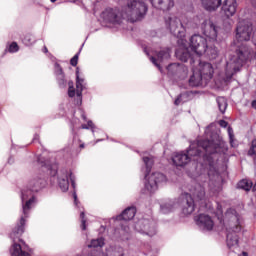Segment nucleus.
I'll return each instance as SVG.
<instances>
[{
    "instance_id": "obj_1",
    "label": "nucleus",
    "mask_w": 256,
    "mask_h": 256,
    "mask_svg": "<svg viewBox=\"0 0 256 256\" xmlns=\"http://www.w3.org/2000/svg\"><path fill=\"white\" fill-rule=\"evenodd\" d=\"M119 8H106L100 15L101 19L105 23H111L112 25H121L124 19L130 21V23H137L141 21L146 15L149 8L143 0H116Z\"/></svg>"
},
{
    "instance_id": "obj_2",
    "label": "nucleus",
    "mask_w": 256,
    "mask_h": 256,
    "mask_svg": "<svg viewBox=\"0 0 256 256\" xmlns=\"http://www.w3.org/2000/svg\"><path fill=\"white\" fill-rule=\"evenodd\" d=\"M200 145L202 147V151L205 152L203 155L204 167L208 171L210 181H219V170H217V164H215V160L212 155H215V153L228 155L229 147L227 146V142L217 136L216 140H200Z\"/></svg>"
},
{
    "instance_id": "obj_3",
    "label": "nucleus",
    "mask_w": 256,
    "mask_h": 256,
    "mask_svg": "<svg viewBox=\"0 0 256 256\" xmlns=\"http://www.w3.org/2000/svg\"><path fill=\"white\" fill-rule=\"evenodd\" d=\"M190 193L181 195L185 205L183 206L184 215H191L196 207L199 209L207 208V198L205 197V187L199 183H195L189 188Z\"/></svg>"
},
{
    "instance_id": "obj_4",
    "label": "nucleus",
    "mask_w": 256,
    "mask_h": 256,
    "mask_svg": "<svg viewBox=\"0 0 256 256\" xmlns=\"http://www.w3.org/2000/svg\"><path fill=\"white\" fill-rule=\"evenodd\" d=\"M220 223L223 227H226V243L229 249H233V247H239V236L237 233L241 231V222L239 221V214H237V210L233 208H229L225 213V219L220 220Z\"/></svg>"
},
{
    "instance_id": "obj_5",
    "label": "nucleus",
    "mask_w": 256,
    "mask_h": 256,
    "mask_svg": "<svg viewBox=\"0 0 256 256\" xmlns=\"http://www.w3.org/2000/svg\"><path fill=\"white\" fill-rule=\"evenodd\" d=\"M47 185V182L43 178L35 177L31 179L28 183V189L22 190L21 199L22 203H26L22 205L23 215L21 219H24L25 225V217H28L29 211H31V205L35 203V196L33 193H39L43 187ZM28 199V200H27Z\"/></svg>"
},
{
    "instance_id": "obj_6",
    "label": "nucleus",
    "mask_w": 256,
    "mask_h": 256,
    "mask_svg": "<svg viewBox=\"0 0 256 256\" xmlns=\"http://www.w3.org/2000/svg\"><path fill=\"white\" fill-rule=\"evenodd\" d=\"M23 233H25V219L20 218L19 223L10 233V239L13 241L10 249L11 256H31L28 252L29 246L21 239Z\"/></svg>"
},
{
    "instance_id": "obj_7",
    "label": "nucleus",
    "mask_w": 256,
    "mask_h": 256,
    "mask_svg": "<svg viewBox=\"0 0 256 256\" xmlns=\"http://www.w3.org/2000/svg\"><path fill=\"white\" fill-rule=\"evenodd\" d=\"M143 162L144 165L146 166L145 189H147L149 193H155V191L159 189V185L167 181V177L161 172H155L149 176V173H151V168L153 167L154 163L153 157L145 156L143 157Z\"/></svg>"
},
{
    "instance_id": "obj_8",
    "label": "nucleus",
    "mask_w": 256,
    "mask_h": 256,
    "mask_svg": "<svg viewBox=\"0 0 256 256\" xmlns=\"http://www.w3.org/2000/svg\"><path fill=\"white\" fill-rule=\"evenodd\" d=\"M201 140L190 144L188 150L177 152L173 155L172 161L176 167H185L191 161H195L194 157H201L203 153V147H201Z\"/></svg>"
},
{
    "instance_id": "obj_9",
    "label": "nucleus",
    "mask_w": 256,
    "mask_h": 256,
    "mask_svg": "<svg viewBox=\"0 0 256 256\" xmlns=\"http://www.w3.org/2000/svg\"><path fill=\"white\" fill-rule=\"evenodd\" d=\"M165 25L174 37H177L178 39L185 37V27H183L181 20L177 18V16L173 14L166 16Z\"/></svg>"
},
{
    "instance_id": "obj_10",
    "label": "nucleus",
    "mask_w": 256,
    "mask_h": 256,
    "mask_svg": "<svg viewBox=\"0 0 256 256\" xmlns=\"http://www.w3.org/2000/svg\"><path fill=\"white\" fill-rule=\"evenodd\" d=\"M251 37H253V24L245 20L239 22L236 28L237 41L243 43V41H250Z\"/></svg>"
},
{
    "instance_id": "obj_11",
    "label": "nucleus",
    "mask_w": 256,
    "mask_h": 256,
    "mask_svg": "<svg viewBox=\"0 0 256 256\" xmlns=\"http://www.w3.org/2000/svg\"><path fill=\"white\" fill-rule=\"evenodd\" d=\"M201 31L205 37H207L209 43H215L217 41V35H219V26L211 20H205L201 24Z\"/></svg>"
},
{
    "instance_id": "obj_12",
    "label": "nucleus",
    "mask_w": 256,
    "mask_h": 256,
    "mask_svg": "<svg viewBox=\"0 0 256 256\" xmlns=\"http://www.w3.org/2000/svg\"><path fill=\"white\" fill-rule=\"evenodd\" d=\"M207 43L209 41L199 34H195L190 38V49L199 57L206 51Z\"/></svg>"
},
{
    "instance_id": "obj_13",
    "label": "nucleus",
    "mask_w": 256,
    "mask_h": 256,
    "mask_svg": "<svg viewBox=\"0 0 256 256\" xmlns=\"http://www.w3.org/2000/svg\"><path fill=\"white\" fill-rule=\"evenodd\" d=\"M156 227L157 223L154 220L142 219L135 225V230L144 233L145 235H149V237H153V235L157 233Z\"/></svg>"
},
{
    "instance_id": "obj_14",
    "label": "nucleus",
    "mask_w": 256,
    "mask_h": 256,
    "mask_svg": "<svg viewBox=\"0 0 256 256\" xmlns=\"http://www.w3.org/2000/svg\"><path fill=\"white\" fill-rule=\"evenodd\" d=\"M69 180L72 183V187H75V178L70 170L63 169L58 174V185L63 193L69 191Z\"/></svg>"
},
{
    "instance_id": "obj_15",
    "label": "nucleus",
    "mask_w": 256,
    "mask_h": 256,
    "mask_svg": "<svg viewBox=\"0 0 256 256\" xmlns=\"http://www.w3.org/2000/svg\"><path fill=\"white\" fill-rule=\"evenodd\" d=\"M213 73L215 69L209 62H200L198 67V74L202 77L205 83H209L213 79Z\"/></svg>"
},
{
    "instance_id": "obj_16",
    "label": "nucleus",
    "mask_w": 256,
    "mask_h": 256,
    "mask_svg": "<svg viewBox=\"0 0 256 256\" xmlns=\"http://www.w3.org/2000/svg\"><path fill=\"white\" fill-rule=\"evenodd\" d=\"M168 75H176L179 79H185L187 77V73H189V69L185 64L172 63L167 67Z\"/></svg>"
},
{
    "instance_id": "obj_17",
    "label": "nucleus",
    "mask_w": 256,
    "mask_h": 256,
    "mask_svg": "<svg viewBox=\"0 0 256 256\" xmlns=\"http://www.w3.org/2000/svg\"><path fill=\"white\" fill-rule=\"evenodd\" d=\"M196 225H198L199 229L202 231H213V227H215V222L213 218L207 214H200L196 218Z\"/></svg>"
},
{
    "instance_id": "obj_18",
    "label": "nucleus",
    "mask_w": 256,
    "mask_h": 256,
    "mask_svg": "<svg viewBox=\"0 0 256 256\" xmlns=\"http://www.w3.org/2000/svg\"><path fill=\"white\" fill-rule=\"evenodd\" d=\"M144 4L147 0H142ZM150 3L154 9H157L158 11H171L173 7H175V1L174 0H150ZM147 5V4H146Z\"/></svg>"
},
{
    "instance_id": "obj_19",
    "label": "nucleus",
    "mask_w": 256,
    "mask_h": 256,
    "mask_svg": "<svg viewBox=\"0 0 256 256\" xmlns=\"http://www.w3.org/2000/svg\"><path fill=\"white\" fill-rule=\"evenodd\" d=\"M156 57L157 58L154 56L150 57V61L161 71V65L159 63H163V61H167V59L171 58V49L163 48L156 53Z\"/></svg>"
},
{
    "instance_id": "obj_20",
    "label": "nucleus",
    "mask_w": 256,
    "mask_h": 256,
    "mask_svg": "<svg viewBox=\"0 0 256 256\" xmlns=\"http://www.w3.org/2000/svg\"><path fill=\"white\" fill-rule=\"evenodd\" d=\"M222 11H224L226 17H233L237 13V0H225Z\"/></svg>"
},
{
    "instance_id": "obj_21",
    "label": "nucleus",
    "mask_w": 256,
    "mask_h": 256,
    "mask_svg": "<svg viewBox=\"0 0 256 256\" xmlns=\"http://www.w3.org/2000/svg\"><path fill=\"white\" fill-rule=\"evenodd\" d=\"M54 73L56 75L58 85H60V87H65V85L67 84V81L65 80V72H63V68L59 63H55Z\"/></svg>"
},
{
    "instance_id": "obj_22",
    "label": "nucleus",
    "mask_w": 256,
    "mask_h": 256,
    "mask_svg": "<svg viewBox=\"0 0 256 256\" xmlns=\"http://www.w3.org/2000/svg\"><path fill=\"white\" fill-rule=\"evenodd\" d=\"M136 213H137V210L135 209V207H128L122 212V214L117 216L116 219L118 221H131V219L135 217Z\"/></svg>"
},
{
    "instance_id": "obj_23",
    "label": "nucleus",
    "mask_w": 256,
    "mask_h": 256,
    "mask_svg": "<svg viewBox=\"0 0 256 256\" xmlns=\"http://www.w3.org/2000/svg\"><path fill=\"white\" fill-rule=\"evenodd\" d=\"M189 85L190 87H205V85H207V82L203 80V77L200 76L199 72H194L189 79Z\"/></svg>"
},
{
    "instance_id": "obj_24",
    "label": "nucleus",
    "mask_w": 256,
    "mask_h": 256,
    "mask_svg": "<svg viewBox=\"0 0 256 256\" xmlns=\"http://www.w3.org/2000/svg\"><path fill=\"white\" fill-rule=\"evenodd\" d=\"M215 42H208L207 47L205 48L206 51L203 53V55H206L208 59L213 60L216 57H219V50H217V47L213 45Z\"/></svg>"
},
{
    "instance_id": "obj_25",
    "label": "nucleus",
    "mask_w": 256,
    "mask_h": 256,
    "mask_svg": "<svg viewBox=\"0 0 256 256\" xmlns=\"http://www.w3.org/2000/svg\"><path fill=\"white\" fill-rule=\"evenodd\" d=\"M201 3L206 11H216L221 7V0H201Z\"/></svg>"
},
{
    "instance_id": "obj_26",
    "label": "nucleus",
    "mask_w": 256,
    "mask_h": 256,
    "mask_svg": "<svg viewBox=\"0 0 256 256\" xmlns=\"http://www.w3.org/2000/svg\"><path fill=\"white\" fill-rule=\"evenodd\" d=\"M83 89H85V80L79 77V68L76 69V95L81 97L83 95Z\"/></svg>"
},
{
    "instance_id": "obj_27",
    "label": "nucleus",
    "mask_w": 256,
    "mask_h": 256,
    "mask_svg": "<svg viewBox=\"0 0 256 256\" xmlns=\"http://www.w3.org/2000/svg\"><path fill=\"white\" fill-rule=\"evenodd\" d=\"M175 209V202L173 200H167L166 202L162 203L160 205V211L164 215H167V213H171Z\"/></svg>"
},
{
    "instance_id": "obj_28",
    "label": "nucleus",
    "mask_w": 256,
    "mask_h": 256,
    "mask_svg": "<svg viewBox=\"0 0 256 256\" xmlns=\"http://www.w3.org/2000/svg\"><path fill=\"white\" fill-rule=\"evenodd\" d=\"M38 163H40L42 167H45L47 171H53L52 175H57V166L49 164V161L44 160L43 157H38Z\"/></svg>"
},
{
    "instance_id": "obj_29",
    "label": "nucleus",
    "mask_w": 256,
    "mask_h": 256,
    "mask_svg": "<svg viewBox=\"0 0 256 256\" xmlns=\"http://www.w3.org/2000/svg\"><path fill=\"white\" fill-rule=\"evenodd\" d=\"M216 101H217V105L220 113H225V111H227V98L218 97Z\"/></svg>"
},
{
    "instance_id": "obj_30",
    "label": "nucleus",
    "mask_w": 256,
    "mask_h": 256,
    "mask_svg": "<svg viewBox=\"0 0 256 256\" xmlns=\"http://www.w3.org/2000/svg\"><path fill=\"white\" fill-rule=\"evenodd\" d=\"M253 187V182L247 179H243L238 183V189H243L244 191H251Z\"/></svg>"
},
{
    "instance_id": "obj_31",
    "label": "nucleus",
    "mask_w": 256,
    "mask_h": 256,
    "mask_svg": "<svg viewBox=\"0 0 256 256\" xmlns=\"http://www.w3.org/2000/svg\"><path fill=\"white\" fill-rule=\"evenodd\" d=\"M103 245H105V239L97 238V239H93L91 243L88 245V247L90 248L93 247L94 249H97L99 247L101 249Z\"/></svg>"
},
{
    "instance_id": "obj_32",
    "label": "nucleus",
    "mask_w": 256,
    "mask_h": 256,
    "mask_svg": "<svg viewBox=\"0 0 256 256\" xmlns=\"http://www.w3.org/2000/svg\"><path fill=\"white\" fill-rule=\"evenodd\" d=\"M176 56L178 57V59H180V61H182L183 63H187V61H189V59H191V54L186 50L184 52H176Z\"/></svg>"
},
{
    "instance_id": "obj_33",
    "label": "nucleus",
    "mask_w": 256,
    "mask_h": 256,
    "mask_svg": "<svg viewBox=\"0 0 256 256\" xmlns=\"http://www.w3.org/2000/svg\"><path fill=\"white\" fill-rule=\"evenodd\" d=\"M187 97H189V92H184L175 99L174 105L178 106L181 105V103H185L187 101Z\"/></svg>"
},
{
    "instance_id": "obj_34",
    "label": "nucleus",
    "mask_w": 256,
    "mask_h": 256,
    "mask_svg": "<svg viewBox=\"0 0 256 256\" xmlns=\"http://www.w3.org/2000/svg\"><path fill=\"white\" fill-rule=\"evenodd\" d=\"M248 155L254 157V163L256 165V139L252 140Z\"/></svg>"
},
{
    "instance_id": "obj_35",
    "label": "nucleus",
    "mask_w": 256,
    "mask_h": 256,
    "mask_svg": "<svg viewBox=\"0 0 256 256\" xmlns=\"http://www.w3.org/2000/svg\"><path fill=\"white\" fill-rule=\"evenodd\" d=\"M227 131H228L229 143H230L231 147H237V144H235V135L233 134V128H231V126H229Z\"/></svg>"
},
{
    "instance_id": "obj_36",
    "label": "nucleus",
    "mask_w": 256,
    "mask_h": 256,
    "mask_svg": "<svg viewBox=\"0 0 256 256\" xmlns=\"http://www.w3.org/2000/svg\"><path fill=\"white\" fill-rule=\"evenodd\" d=\"M81 129H91L92 133H95V124L89 120L87 124H82Z\"/></svg>"
},
{
    "instance_id": "obj_37",
    "label": "nucleus",
    "mask_w": 256,
    "mask_h": 256,
    "mask_svg": "<svg viewBox=\"0 0 256 256\" xmlns=\"http://www.w3.org/2000/svg\"><path fill=\"white\" fill-rule=\"evenodd\" d=\"M80 219H81V227H82V231H85V229H87V221L85 220V212H81L80 213Z\"/></svg>"
},
{
    "instance_id": "obj_38",
    "label": "nucleus",
    "mask_w": 256,
    "mask_h": 256,
    "mask_svg": "<svg viewBox=\"0 0 256 256\" xmlns=\"http://www.w3.org/2000/svg\"><path fill=\"white\" fill-rule=\"evenodd\" d=\"M17 51H19V45H17V42H13L12 44H10L9 52L10 53H17Z\"/></svg>"
},
{
    "instance_id": "obj_39",
    "label": "nucleus",
    "mask_w": 256,
    "mask_h": 256,
    "mask_svg": "<svg viewBox=\"0 0 256 256\" xmlns=\"http://www.w3.org/2000/svg\"><path fill=\"white\" fill-rule=\"evenodd\" d=\"M77 63H79V52L70 60V65H72V67H77Z\"/></svg>"
},
{
    "instance_id": "obj_40",
    "label": "nucleus",
    "mask_w": 256,
    "mask_h": 256,
    "mask_svg": "<svg viewBox=\"0 0 256 256\" xmlns=\"http://www.w3.org/2000/svg\"><path fill=\"white\" fill-rule=\"evenodd\" d=\"M68 96L75 97V88H73V82L69 83Z\"/></svg>"
},
{
    "instance_id": "obj_41",
    "label": "nucleus",
    "mask_w": 256,
    "mask_h": 256,
    "mask_svg": "<svg viewBox=\"0 0 256 256\" xmlns=\"http://www.w3.org/2000/svg\"><path fill=\"white\" fill-rule=\"evenodd\" d=\"M23 43L25 45H33V43H35V41L31 38V36H25Z\"/></svg>"
},
{
    "instance_id": "obj_42",
    "label": "nucleus",
    "mask_w": 256,
    "mask_h": 256,
    "mask_svg": "<svg viewBox=\"0 0 256 256\" xmlns=\"http://www.w3.org/2000/svg\"><path fill=\"white\" fill-rule=\"evenodd\" d=\"M116 256H125V250L123 248H118Z\"/></svg>"
},
{
    "instance_id": "obj_43",
    "label": "nucleus",
    "mask_w": 256,
    "mask_h": 256,
    "mask_svg": "<svg viewBox=\"0 0 256 256\" xmlns=\"http://www.w3.org/2000/svg\"><path fill=\"white\" fill-rule=\"evenodd\" d=\"M219 125H220V127H227V125H229V123H227V121H225V120H220L219 121Z\"/></svg>"
},
{
    "instance_id": "obj_44",
    "label": "nucleus",
    "mask_w": 256,
    "mask_h": 256,
    "mask_svg": "<svg viewBox=\"0 0 256 256\" xmlns=\"http://www.w3.org/2000/svg\"><path fill=\"white\" fill-rule=\"evenodd\" d=\"M73 197H74V203H75V205H77V203H78V200H77V193H73Z\"/></svg>"
},
{
    "instance_id": "obj_45",
    "label": "nucleus",
    "mask_w": 256,
    "mask_h": 256,
    "mask_svg": "<svg viewBox=\"0 0 256 256\" xmlns=\"http://www.w3.org/2000/svg\"><path fill=\"white\" fill-rule=\"evenodd\" d=\"M251 105H252L253 109H256V100H253Z\"/></svg>"
},
{
    "instance_id": "obj_46",
    "label": "nucleus",
    "mask_w": 256,
    "mask_h": 256,
    "mask_svg": "<svg viewBox=\"0 0 256 256\" xmlns=\"http://www.w3.org/2000/svg\"><path fill=\"white\" fill-rule=\"evenodd\" d=\"M67 1H68V3H75L78 0H67Z\"/></svg>"
},
{
    "instance_id": "obj_47",
    "label": "nucleus",
    "mask_w": 256,
    "mask_h": 256,
    "mask_svg": "<svg viewBox=\"0 0 256 256\" xmlns=\"http://www.w3.org/2000/svg\"><path fill=\"white\" fill-rule=\"evenodd\" d=\"M82 119H84V121H87V116H85V114H83Z\"/></svg>"
},
{
    "instance_id": "obj_48",
    "label": "nucleus",
    "mask_w": 256,
    "mask_h": 256,
    "mask_svg": "<svg viewBox=\"0 0 256 256\" xmlns=\"http://www.w3.org/2000/svg\"><path fill=\"white\" fill-rule=\"evenodd\" d=\"M242 255L243 256H249V254L247 252H243Z\"/></svg>"
},
{
    "instance_id": "obj_49",
    "label": "nucleus",
    "mask_w": 256,
    "mask_h": 256,
    "mask_svg": "<svg viewBox=\"0 0 256 256\" xmlns=\"http://www.w3.org/2000/svg\"><path fill=\"white\" fill-rule=\"evenodd\" d=\"M48 51L47 47H44V53H47Z\"/></svg>"
},
{
    "instance_id": "obj_50",
    "label": "nucleus",
    "mask_w": 256,
    "mask_h": 256,
    "mask_svg": "<svg viewBox=\"0 0 256 256\" xmlns=\"http://www.w3.org/2000/svg\"><path fill=\"white\" fill-rule=\"evenodd\" d=\"M144 52L146 53V55H149V52L147 51V49H144Z\"/></svg>"
},
{
    "instance_id": "obj_51",
    "label": "nucleus",
    "mask_w": 256,
    "mask_h": 256,
    "mask_svg": "<svg viewBox=\"0 0 256 256\" xmlns=\"http://www.w3.org/2000/svg\"><path fill=\"white\" fill-rule=\"evenodd\" d=\"M80 147H81V149H83V147H85V144H81Z\"/></svg>"
},
{
    "instance_id": "obj_52",
    "label": "nucleus",
    "mask_w": 256,
    "mask_h": 256,
    "mask_svg": "<svg viewBox=\"0 0 256 256\" xmlns=\"http://www.w3.org/2000/svg\"><path fill=\"white\" fill-rule=\"evenodd\" d=\"M51 1V3H55L57 0H50Z\"/></svg>"
},
{
    "instance_id": "obj_53",
    "label": "nucleus",
    "mask_w": 256,
    "mask_h": 256,
    "mask_svg": "<svg viewBox=\"0 0 256 256\" xmlns=\"http://www.w3.org/2000/svg\"><path fill=\"white\" fill-rule=\"evenodd\" d=\"M37 137H38V136L36 135L34 139H37Z\"/></svg>"
}]
</instances>
